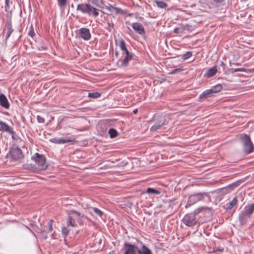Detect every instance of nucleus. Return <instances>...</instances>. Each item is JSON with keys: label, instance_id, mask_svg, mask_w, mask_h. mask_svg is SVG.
Masks as SVG:
<instances>
[{"label": "nucleus", "instance_id": "obj_1", "mask_svg": "<svg viewBox=\"0 0 254 254\" xmlns=\"http://www.w3.org/2000/svg\"><path fill=\"white\" fill-rule=\"evenodd\" d=\"M76 10L94 17H97L99 14V10L98 8L87 3L78 4L77 5Z\"/></svg>", "mask_w": 254, "mask_h": 254}, {"label": "nucleus", "instance_id": "obj_2", "mask_svg": "<svg viewBox=\"0 0 254 254\" xmlns=\"http://www.w3.org/2000/svg\"><path fill=\"white\" fill-rule=\"evenodd\" d=\"M254 212V203L246 205L239 215V220L241 223H246Z\"/></svg>", "mask_w": 254, "mask_h": 254}, {"label": "nucleus", "instance_id": "obj_3", "mask_svg": "<svg viewBox=\"0 0 254 254\" xmlns=\"http://www.w3.org/2000/svg\"><path fill=\"white\" fill-rule=\"evenodd\" d=\"M31 160L35 162L36 169L38 171L44 170L47 169V165L46 158L44 155L36 153L31 157Z\"/></svg>", "mask_w": 254, "mask_h": 254}, {"label": "nucleus", "instance_id": "obj_4", "mask_svg": "<svg viewBox=\"0 0 254 254\" xmlns=\"http://www.w3.org/2000/svg\"><path fill=\"white\" fill-rule=\"evenodd\" d=\"M243 143L244 152L246 154H249L254 151V146L250 136L247 134H243L241 136Z\"/></svg>", "mask_w": 254, "mask_h": 254}, {"label": "nucleus", "instance_id": "obj_5", "mask_svg": "<svg viewBox=\"0 0 254 254\" xmlns=\"http://www.w3.org/2000/svg\"><path fill=\"white\" fill-rule=\"evenodd\" d=\"M208 196L207 193L205 192H199L191 194L189 196L188 201L185 207L188 208L197 202L203 200Z\"/></svg>", "mask_w": 254, "mask_h": 254}, {"label": "nucleus", "instance_id": "obj_6", "mask_svg": "<svg viewBox=\"0 0 254 254\" xmlns=\"http://www.w3.org/2000/svg\"><path fill=\"white\" fill-rule=\"evenodd\" d=\"M183 223L188 227H193L197 222L196 217L194 214L188 213L186 214L182 219Z\"/></svg>", "mask_w": 254, "mask_h": 254}, {"label": "nucleus", "instance_id": "obj_7", "mask_svg": "<svg viewBox=\"0 0 254 254\" xmlns=\"http://www.w3.org/2000/svg\"><path fill=\"white\" fill-rule=\"evenodd\" d=\"M124 250V254H138V248L134 244L125 243Z\"/></svg>", "mask_w": 254, "mask_h": 254}, {"label": "nucleus", "instance_id": "obj_8", "mask_svg": "<svg viewBox=\"0 0 254 254\" xmlns=\"http://www.w3.org/2000/svg\"><path fill=\"white\" fill-rule=\"evenodd\" d=\"M79 36L84 40L88 41L91 38V34L89 29L87 28H81L78 30Z\"/></svg>", "mask_w": 254, "mask_h": 254}, {"label": "nucleus", "instance_id": "obj_9", "mask_svg": "<svg viewBox=\"0 0 254 254\" xmlns=\"http://www.w3.org/2000/svg\"><path fill=\"white\" fill-rule=\"evenodd\" d=\"M50 141L51 142L57 144H64L67 142H73L75 141L73 138H53L50 139Z\"/></svg>", "mask_w": 254, "mask_h": 254}, {"label": "nucleus", "instance_id": "obj_10", "mask_svg": "<svg viewBox=\"0 0 254 254\" xmlns=\"http://www.w3.org/2000/svg\"><path fill=\"white\" fill-rule=\"evenodd\" d=\"M242 181L241 180H239L236 182H235L228 185L226 187L223 188L222 189V191L223 192L228 193L229 192L233 190L235 188L238 187L240 185L241 183H242Z\"/></svg>", "mask_w": 254, "mask_h": 254}, {"label": "nucleus", "instance_id": "obj_11", "mask_svg": "<svg viewBox=\"0 0 254 254\" xmlns=\"http://www.w3.org/2000/svg\"><path fill=\"white\" fill-rule=\"evenodd\" d=\"M10 154L13 160H17L22 157V151L20 148L17 147L10 151Z\"/></svg>", "mask_w": 254, "mask_h": 254}, {"label": "nucleus", "instance_id": "obj_12", "mask_svg": "<svg viewBox=\"0 0 254 254\" xmlns=\"http://www.w3.org/2000/svg\"><path fill=\"white\" fill-rule=\"evenodd\" d=\"M168 122L166 120H160L159 122L155 123L151 127V131H156L157 130L162 128L163 126L167 124Z\"/></svg>", "mask_w": 254, "mask_h": 254}, {"label": "nucleus", "instance_id": "obj_13", "mask_svg": "<svg viewBox=\"0 0 254 254\" xmlns=\"http://www.w3.org/2000/svg\"><path fill=\"white\" fill-rule=\"evenodd\" d=\"M133 29L140 35L144 34L145 33L144 28L143 25L138 22H134L131 25Z\"/></svg>", "mask_w": 254, "mask_h": 254}, {"label": "nucleus", "instance_id": "obj_14", "mask_svg": "<svg viewBox=\"0 0 254 254\" xmlns=\"http://www.w3.org/2000/svg\"><path fill=\"white\" fill-rule=\"evenodd\" d=\"M135 55L132 53H127L126 54L125 57L123 59L121 62V65L127 66L128 62L132 59H134Z\"/></svg>", "mask_w": 254, "mask_h": 254}, {"label": "nucleus", "instance_id": "obj_15", "mask_svg": "<svg viewBox=\"0 0 254 254\" xmlns=\"http://www.w3.org/2000/svg\"><path fill=\"white\" fill-rule=\"evenodd\" d=\"M0 105L6 109H8L10 106L8 100L3 94L0 95Z\"/></svg>", "mask_w": 254, "mask_h": 254}, {"label": "nucleus", "instance_id": "obj_16", "mask_svg": "<svg viewBox=\"0 0 254 254\" xmlns=\"http://www.w3.org/2000/svg\"><path fill=\"white\" fill-rule=\"evenodd\" d=\"M13 128L11 127H9L7 124L5 123L0 121V130L6 132L8 133L12 132Z\"/></svg>", "mask_w": 254, "mask_h": 254}, {"label": "nucleus", "instance_id": "obj_17", "mask_svg": "<svg viewBox=\"0 0 254 254\" xmlns=\"http://www.w3.org/2000/svg\"><path fill=\"white\" fill-rule=\"evenodd\" d=\"M5 26L7 29V32L6 34V39L7 40L10 37L11 34L14 31L12 27V22L11 19H9L6 21Z\"/></svg>", "mask_w": 254, "mask_h": 254}, {"label": "nucleus", "instance_id": "obj_18", "mask_svg": "<svg viewBox=\"0 0 254 254\" xmlns=\"http://www.w3.org/2000/svg\"><path fill=\"white\" fill-rule=\"evenodd\" d=\"M212 92L211 90L207 89L205 91H204L202 93H201L199 96V99L200 100H203L206 99V98L208 97H210L212 96Z\"/></svg>", "mask_w": 254, "mask_h": 254}, {"label": "nucleus", "instance_id": "obj_19", "mask_svg": "<svg viewBox=\"0 0 254 254\" xmlns=\"http://www.w3.org/2000/svg\"><path fill=\"white\" fill-rule=\"evenodd\" d=\"M229 71L230 73L233 74L236 72L241 71V72H253L254 71V69H247L245 68L244 67H241V68H231L229 69Z\"/></svg>", "mask_w": 254, "mask_h": 254}, {"label": "nucleus", "instance_id": "obj_20", "mask_svg": "<svg viewBox=\"0 0 254 254\" xmlns=\"http://www.w3.org/2000/svg\"><path fill=\"white\" fill-rule=\"evenodd\" d=\"M151 251L144 244H142L141 249L138 250V254H152Z\"/></svg>", "mask_w": 254, "mask_h": 254}, {"label": "nucleus", "instance_id": "obj_21", "mask_svg": "<svg viewBox=\"0 0 254 254\" xmlns=\"http://www.w3.org/2000/svg\"><path fill=\"white\" fill-rule=\"evenodd\" d=\"M238 199L235 197L233 200L225 204V208L227 210H231L234 206L238 203Z\"/></svg>", "mask_w": 254, "mask_h": 254}, {"label": "nucleus", "instance_id": "obj_22", "mask_svg": "<svg viewBox=\"0 0 254 254\" xmlns=\"http://www.w3.org/2000/svg\"><path fill=\"white\" fill-rule=\"evenodd\" d=\"M217 69L216 66H213L207 70L206 75L207 77L213 76L217 72Z\"/></svg>", "mask_w": 254, "mask_h": 254}, {"label": "nucleus", "instance_id": "obj_23", "mask_svg": "<svg viewBox=\"0 0 254 254\" xmlns=\"http://www.w3.org/2000/svg\"><path fill=\"white\" fill-rule=\"evenodd\" d=\"M146 192L149 194L152 195H158L161 193V192L158 190L151 188H148L146 190Z\"/></svg>", "mask_w": 254, "mask_h": 254}, {"label": "nucleus", "instance_id": "obj_24", "mask_svg": "<svg viewBox=\"0 0 254 254\" xmlns=\"http://www.w3.org/2000/svg\"><path fill=\"white\" fill-rule=\"evenodd\" d=\"M67 225L68 226H71L73 227L77 226V224L76 223L74 219L69 215L67 219Z\"/></svg>", "mask_w": 254, "mask_h": 254}, {"label": "nucleus", "instance_id": "obj_25", "mask_svg": "<svg viewBox=\"0 0 254 254\" xmlns=\"http://www.w3.org/2000/svg\"><path fill=\"white\" fill-rule=\"evenodd\" d=\"M212 93H217L220 92L222 89V86L221 84H217L215 86H212L210 89Z\"/></svg>", "mask_w": 254, "mask_h": 254}, {"label": "nucleus", "instance_id": "obj_26", "mask_svg": "<svg viewBox=\"0 0 254 254\" xmlns=\"http://www.w3.org/2000/svg\"><path fill=\"white\" fill-rule=\"evenodd\" d=\"M120 47L121 50L123 52V54L129 52L127 49L126 46V42L123 39H122L120 41Z\"/></svg>", "mask_w": 254, "mask_h": 254}, {"label": "nucleus", "instance_id": "obj_27", "mask_svg": "<svg viewBox=\"0 0 254 254\" xmlns=\"http://www.w3.org/2000/svg\"><path fill=\"white\" fill-rule=\"evenodd\" d=\"M156 4L157 6L161 8H165L167 6V4L163 1H159L158 0H153Z\"/></svg>", "mask_w": 254, "mask_h": 254}, {"label": "nucleus", "instance_id": "obj_28", "mask_svg": "<svg viewBox=\"0 0 254 254\" xmlns=\"http://www.w3.org/2000/svg\"><path fill=\"white\" fill-rule=\"evenodd\" d=\"M88 1L92 4L95 5L99 7H103V2L100 0H88Z\"/></svg>", "mask_w": 254, "mask_h": 254}, {"label": "nucleus", "instance_id": "obj_29", "mask_svg": "<svg viewBox=\"0 0 254 254\" xmlns=\"http://www.w3.org/2000/svg\"><path fill=\"white\" fill-rule=\"evenodd\" d=\"M108 132L110 137L112 138L116 137L118 135V132L116 129L113 128H110Z\"/></svg>", "mask_w": 254, "mask_h": 254}, {"label": "nucleus", "instance_id": "obj_30", "mask_svg": "<svg viewBox=\"0 0 254 254\" xmlns=\"http://www.w3.org/2000/svg\"><path fill=\"white\" fill-rule=\"evenodd\" d=\"M101 94L100 93L98 92L89 93L88 97L92 98H98L101 96Z\"/></svg>", "mask_w": 254, "mask_h": 254}, {"label": "nucleus", "instance_id": "obj_31", "mask_svg": "<svg viewBox=\"0 0 254 254\" xmlns=\"http://www.w3.org/2000/svg\"><path fill=\"white\" fill-rule=\"evenodd\" d=\"M105 28L108 31L111 32L114 28V24L112 21L110 22L108 21L107 22V26Z\"/></svg>", "mask_w": 254, "mask_h": 254}, {"label": "nucleus", "instance_id": "obj_32", "mask_svg": "<svg viewBox=\"0 0 254 254\" xmlns=\"http://www.w3.org/2000/svg\"><path fill=\"white\" fill-rule=\"evenodd\" d=\"M195 26H192L189 24H186L184 26V30L190 32L193 31L195 29Z\"/></svg>", "mask_w": 254, "mask_h": 254}, {"label": "nucleus", "instance_id": "obj_33", "mask_svg": "<svg viewBox=\"0 0 254 254\" xmlns=\"http://www.w3.org/2000/svg\"><path fill=\"white\" fill-rule=\"evenodd\" d=\"M57 1L58 6L61 8H63L66 5L67 0H57Z\"/></svg>", "mask_w": 254, "mask_h": 254}, {"label": "nucleus", "instance_id": "obj_34", "mask_svg": "<svg viewBox=\"0 0 254 254\" xmlns=\"http://www.w3.org/2000/svg\"><path fill=\"white\" fill-rule=\"evenodd\" d=\"M28 34L32 38H33L35 35L32 24H31L29 28Z\"/></svg>", "mask_w": 254, "mask_h": 254}, {"label": "nucleus", "instance_id": "obj_35", "mask_svg": "<svg viewBox=\"0 0 254 254\" xmlns=\"http://www.w3.org/2000/svg\"><path fill=\"white\" fill-rule=\"evenodd\" d=\"M93 212L98 216L102 217L103 212L97 207H92Z\"/></svg>", "mask_w": 254, "mask_h": 254}, {"label": "nucleus", "instance_id": "obj_36", "mask_svg": "<svg viewBox=\"0 0 254 254\" xmlns=\"http://www.w3.org/2000/svg\"><path fill=\"white\" fill-rule=\"evenodd\" d=\"M192 56V52L190 51L187 52L186 54L182 56V59L187 60Z\"/></svg>", "mask_w": 254, "mask_h": 254}, {"label": "nucleus", "instance_id": "obj_37", "mask_svg": "<svg viewBox=\"0 0 254 254\" xmlns=\"http://www.w3.org/2000/svg\"><path fill=\"white\" fill-rule=\"evenodd\" d=\"M9 134H10L11 135V136H12L11 137H12V138L13 140H15V141H18V140H20V138L19 137V136L13 130H12V132L10 133Z\"/></svg>", "mask_w": 254, "mask_h": 254}, {"label": "nucleus", "instance_id": "obj_38", "mask_svg": "<svg viewBox=\"0 0 254 254\" xmlns=\"http://www.w3.org/2000/svg\"><path fill=\"white\" fill-rule=\"evenodd\" d=\"M207 209L206 207H199L197 208V209H196L195 210H194L193 212L192 213L194 214V216H195V215L196 214H197L198 213H199L201 210H202L203 209Z\"/></svg>", "mask_w": 254, "mask_h": 254}, {"label": "nucleus", "instance_id": "obj_39", "mask_svg": "<svg viewBox=\"0 0 254 254\" xmlns=\"http://www.w3.org/2000/svg\"><path fill=\"white\" fill-rule=\"evenodd\" d=\"M62 232L64 237H66L69 234L68 229L65 227L62 228Z\"/></svg>", "mask_w": 254, "mask_h": 254}, {"label": "nucleus", "instance_id": "obj_40", "mask_svg": "<svg viewBox=\"0 0 254 254\" xmlns=\"http://www.w3.org/2000/svg\"><path fill=\"white\" fill-rule=\"evenodd\" d=\"M116 14H123V10L120 7H115L113 10Z\"/></svg>", "mask_w": 254, "mask_h": 254}, {"label": "nucleus", "instance_id": "obj_41", "mask_svg": "<svg viewBox=\"0 0 254 254\" xmlns=\"http://www.w3.org/2000/svg\"><path fill=\"white\" fill-rule=\"evenodd\" d=\"M52 223V220H50L47 223V226L49 232H52V231L53 230Z\"/></svg>", "mask_w": 254, "mask_h": 254}, {"label": "nucleus", "instance_id": "obj_42", "mask_svg": "<svg viewBox=\"0 0 254 254\" xmlns=\"http://www.w3.org/2000/svg\"><path fill=\"white\" fill-rule=\"evenodd\" d=\"M37 120L39 123H44L45 122V119L40 116H37Z\"/></svg>", "mask_w": 254, "mask_h": 254}, {"label": "nucleus", "instance_id": "obj_43", "mask_svg": "<svg viewBox=\"0 0 254 254\" xmlns=\"http://www.w3.org/2000/svg\"><path fill=\"white\" fill-rule=\"evenodd\" d=\"M182 70V69L181 68H176V69H173L171 71H170V74H175V73H176L178 72H180Z\"/></svg>", "mask_w": 254, "mask_h": 254}, {"label": "nucleus", "instance_id": "obj_44", "mask_svg": "<svg viewBox=\"0 0 254 254\" xmlns=\"http://www.w3.org/2000/svg\"><path fill=\"white\" fill-rule=\"evenodd\" d=\"M229 64H230V65H241V63H237V62H234L233 60H230L229 61Z\"/></svg>", "mask_w": 254, "mask_h": 254}, {"label": "nucleus", "instance_id": "obj_45", "mask_svg": "<svg viewBox=\"0 0 254 254\" xmlns=\"http://www.w3.org/2000/svg\"><path fill=\"white\" fill-rule=\"evenodd\" d=\"M223 251H224L223 248H218L214 250V252L217 253V254H218V252L221 253V252H223Z\"/></svg>", "mask_w": 254, "mask_h": 254}, {"label": "nucleus", "instance_id": "obj_46", "mask_svg": "<svg viewBox=\"0 0 254 254\" xmlns=\"http://www.w3.org/2000/svg\"><path fill=\"white\" fill-rule=\"evenodd\" d=\"M114 7L115 6L111 5V4H109V6H106V8L110 11H113V10L114 9Z\"/></svg>", "mask_w": 254, "mask_h": 254}, {"label": "nucleus", "instance_id": "obj_47", "mask_svg": "<svg viewBox=\"0 0 254 254\" xmlns=\"http://www.w3.org/2000/svg\"><path fill=\"white\" fill-rule=\"evenodd\" d=\"M70 213H74L75 214L77 215V216L78 217H80V214L79 212L78 211H76L75 210H70Z\"/></svg>", "mask_w": 254, "mask_h": 254}, {"label": "nucleus", "instance_id": "obj_48", "mask_svg": "<svg viewBox=\"0 0 254 254\" xmlns=\"http://www.w3.org/2000/svg\"><path fill=\"white\" fill-rule=\"evenodd\" d=\"M38 49L40 51H42V50H44V51H45V50H47V47L46 46H39L38 47Z\"/></svg>", "mask_w": 254, "mask_h": 254}, {"label": "nucleus", "instance_id": "obj_49", "mask_svg": "<svg viewBox=\"0 0 254 254\" xmlns=\"http://www.w3.org/2000/svg\"><path fill=\"white\" fill-rule=\"evenodd\" d=\"M9 1L10 0H5V8L9 7Z\"/></svg>", "mask_w": 254, "mask_h": 254}, {"label": "nucleus", "instance_id": "obj_50", "mask_svg": "<svg viewBox=\"0 0 254 254\" xmlns=\"http://www.w3.org/2000/svg\"><path fill=\"white\" fill-rule=\"evenodd\" d=\"M213 1L216 3H221L224 0H213Z\"/></svg>", "mask_w": 254, "mask_h": 254}, {"label": "nucleus", "instance_id": "obj_51", "mask_svg": "<svg viewBox=\"0 0 254 254\" xmlns=\"http://www.w3.org/2000/svg\"><path fill=\"white\" fill-rule=\"evenodd\" d=\"M221 65L223 67V68H225V67L226 66V64L223 62H221Z\"/></svg>", "mask_w": 254, "mask_h": 254}, {"label": "nucleus", "instance_id": "obj_52", "mask_svg": "<svg viewBox=\"0 0 254 254\" xmlns=\"http://www.w3.org/2000/svg\"><path fill=\"white\" fill-rule=\"evenodd\" d=\"M137 112V109H134V110L133 111V113H134V114H136Z\"/></svg>", "mask_w": 254, "mask_h": 254}, {"label": "nucleus", "instance_id": "obj_53", "mask_svg": "<svg viewBox=\"0 0 254 254\" xmlns=\"http://www.w3.org/2000/svg\"><path fill=\"white\" fill-rule=\"evenodd\" d=\"M115 55H116V56H117L118 55V52H115Z\"/></svg>", "mask_w": 254, "mask_h": 254}]
</instances>
